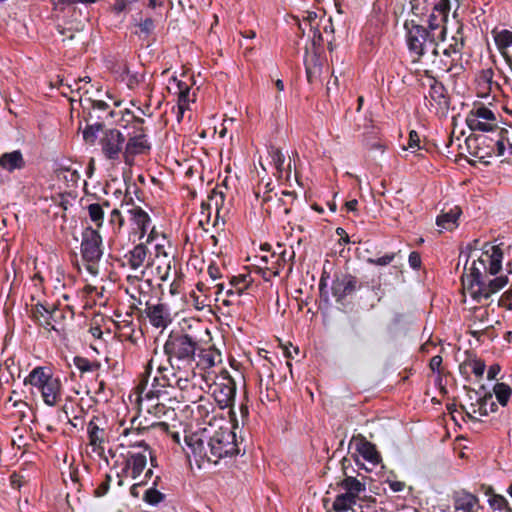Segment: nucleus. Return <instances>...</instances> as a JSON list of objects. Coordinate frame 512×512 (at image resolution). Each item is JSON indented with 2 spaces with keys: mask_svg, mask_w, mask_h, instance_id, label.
<instances>
[{
  "mask_svg": "<svg viewBox=\"0 0 512 512\" xmlns=\"http://www.w3.org/2000/svg\"><path fill=\"white\" fill-rule=\"evenodd\" d=\"M481 250V255L472 263L470 273L462 276L464 287L477 302H481L482 299H488L508 283L507 276L495 277L488 281H485L483 277L482 271L488 272L490 275H496L500 272L503 259V252L500 246L491 245L486 242Z\"/></svg>",
  "mask_w": 512,
  "mask_h": 512,
  "instance_id": "1",
  "label": "nucleus"
},
{
  "mask_svg": "<svg viewBox=\"0 0 512 512\" xmlns=\"http://www.w3.org/2000/svg\"><path fill=\"white\" fill-rule=\"evenodd\" d=\"M164 354L173 370H193L199 344L195 337L183 329L173 330L169 333L164 344Z\"/></svg>",
  "mask_w": 512,
  "mask_h": 512,
  "instance_id": "2",
  "label": "nucleus"
},
{
  "mask_svg": "<svg viewBox=\"0 0 512 512\" xmlns=\"http://www.w3.org/2000/svg\"><path fill=\"white\" fill-rule=\"evenodd\" d=\"M406 30V42L408 49L421 58L425 54V44L427 42L437 44L438 41L445 40V30L441 29V33L434 35L423 25L417 23L414 19L406 20L404 23Z\"/></svg>",
  "mask_w": 512,
  "mask_h": 512,
  "instance_id": "3",
  "label": "nucleus"
},
{
  "mask_svg": "<svg viewBox=\"0 0 512 512\" xmlns=\"http://www.w3.org/2000/svg\"><path fill=\"white\" fill-rule=\"evenodd\" d=\"M210 456V462L217 463L224 457H232L239 453L236 443V434L229 428H220L207 440Z\"/></svg>",
  "mask_w": 512,
  "mask_h": 512,
  "instance_id": "4",
  "label": "nucleus"
},
{
  "mask_svg": "<svg viewBox=\"0 0 512 512\" xmlns=\"http://www.w3.org/2000/svg\"><path fill=\"white\" fill-rule=\"evenodd\" d=\"M362 285L363 283L351 273L336 274L331 286L332 295L336 303L344 306L347 303V298L361 289Z\"/></svg>",
  "mask_w": 512,
  "mask_h": 512,
  "instance_id": "5",
  "label": "nucleus"
},
{
  "mask_svg": "<svg viewBox=\"0 0 512 512\" xmlns=\"http://www.w3.org/2000/svg\"><path fill=\"white\" fill-rule=\"evenodd\" d=\"M427 6H431L432 11L428 16L427 29L434 32V35L441 33V29L445 30V36L447 35L446 23L448 21V15L451 9L450 0H424Z\"/></svg>",
  "mask_w": 512,
  "mask_h": 512,
  "instance_id": "6",
  "label": "nucleus"
},
{
  "mask_svg": "<svg viewBox=\"0 0 512 512\" xmlns=\"http://www.w3.org/2000/svg\"><path fill=\"white\" fill-rule=\"evenodd\" d=\"M81 255L85 262L97 263L102 255V237L92 227H87L82 233Z\"/></svg>",
  "mask_w": 512,
  "mask_h": 512,
  "instance_id": "7",
  "label": "nucleus"
},
{
  "mask_svg": "<svg viewBox=\"0 0 512 512\" xmlns=\"http://www.w3.org/2000/svg\"><path fill=\"white\" fill-rule=\"evenodd\" d=\"M125 141V136L118 129L104 131L99 143L105 158L111 161L119 160L120 154L124 151Z\"/></svg>",
  "mask_w": 512,
  "mask_h": 512,
  "instance_id": "8",
  "label": "nucleus"
},
{
  "mask_svg": "<svg viewBox=\"0 0 512 512\" xmlns=\"http://www.w3.org/2000/svg\"><path fill=\"white\" fill-rule=\"evenodd\" d=\"M219 382H215L213 395L221 408L230 407L235 401L236 384L234 379L225 372Z\"/></svg>",
  "mask_w": 512,
  "mask_h": 512,
  "instance_id": "9",
  "label": "nucleus"
},
{
  "mask_svg": "<svg viewBox=\"0 0 512 512\" xmlns=\"http://www.w3.org/2000/svg\"><path fill=\"white\" fill-rule=\"evenodd\" d=\"M151 144L147 141L146 135L142 132L139 135L130 137L125 144L123 159L127 165H131L134 157L140 154H146L150 151Z\"/></svg>",
  "mask_w": 512,
  "mask_h": 512,
  "instance_id": "10",
  "label": "nucleus"
},
{
  "mask_svg": "<svg viewBox=\"0 0 512 512\" xmlns=\"http://www.w3.org/2000/svg\"><path fill=\"white\" fill-rule=\"evenodd\" d=\"M206 430H203L201 433H191L185 436V443L191 449L194 457L199 458V460H207L211 461L212 457L210 456L209 448L207 446L206 440L207 437L204 435Z\"/></svg>",
  "mask_w": 512,
  "mask_h": 512,
  "instance_id": "11",
  "label": "nucleus"
},
{
  "mask_svg": "<svg viewBox=\"0 0 512 512\" xmlns=\"http://www.w3.org/2000/svg\"><path fill=\"white\" fill-rule=\"evenodd\" d=\"M355 444L356 451L368 462L373 465L381 461V455L377 451L375 444L368 441L363 435L358 434L353 436L350 444Z\"/></svg>",
  "mask_w": 512,
  "mask_h": 512,
  "instance_id": "12",
  "label": "nucleus"
},
{
  "mask_svg": "<svg viewBox=\"0 0 512 512\" xmlns=\"http://www.w3.org/2000/svg\"><path fill=\"white\" fill-rule=\"evenodd\" d=\"M145 312L151 325L156 328H166L171 322L169 308L165 304L151 305L146 303Z\"/></svg>",
  "mask_w": 512,
  "mask_h": 512,
  "instance_id": "13",
  "label": "nucleus"
},
{
  "mask_svg": "<svg viewBox=\"0 0 512 512\" xmlns=\"http://www.w3.org/2000/svg\"><path fill=\"white\" fill-rule=\"evenodd\" d=\"M176 371L177 370H173L172 368L168 369L167 367L159 366L158 372L161 375L159 377L158 376L154 377L153 383H152L153 389L147 393L146 397L147 398L158 397L161 392V388L173 387V381L175 378Z\"/></svg>",
  "mask_w": 512,
  "mask_h": 512,
  "instance_id": "14",
  "label": "nucleus"
},
{
  "mask_svg": "<svg viewBox=\"0 0 512 512\" xmlns=\"http://www.w3.org/2000/svg\"><path fill=\"white\" fill-rule=\"evenodd\" d=\"M346 461V458H344L342 461L345 478L340 482V486L342 489L345 490L344 493L348 494L350 497L358 501V499H360L361 497L360 494L366 491V485L365 483L358 480L356 477L347 475V467L345 465Z\"/></svg>",
  "mask_w": 512,
  "mask_h": 512,
  "instance_id": "15",
  "label": "nucleus"
},
{
  "mask_svg": "<svg viewBox=\"0 0 512 512\" xmlns=\"http://www.w3.org/2000/svg\"><path fill=\"white\" fill-rule=\"evenodd\" d=\"M61 388L60 379L52 377L40 390L44 403L50 407L55 406L60 398Z\"/></svg>",
  "mask_w": 512,
  "mask_h": 512,
  "instance_id": "16",
  "label": "nucleus"
},
{
  "mask_svg": "<svg viewBox=\"0 0 512 512\" xmlns=\"http://www.w3.org/2000/svg\"><path fill=\"white\" fill-rule=\"evenodd\" d=\"M462 214L459 206H454L448 210L443 209L436 218V225L442 229L451 231L458 226V219Z\"/></svg>",
  "mask_w": 512,
  "mask_h": 512,
  "instance_id": "17",
  "label": "nucleus"
},
{
  "mask_svg": "<svg viewBox=\"0 0 512 512\" xmlns=\"http://www.w3.org/2000/svg\"><path fill=\"white\" fill-rule=\"evenodd\" d=\"M57 308L54 306L52 309H49L42 303H37L32 308V315L35 321H37L41 326H43L46 330H55L52 322L54 321V313Z\"/></svg>",
  "mask_w": 512,
  "mask_h": 512,
  "instance_id": "18",
  "label": "nucleus"
},
{
  "mask_svg": "<svg viewBox=\"0 0 512 512\" xmlns=\"http://www.w3.org/2000/svg\"><path fill=\"white\" fill-rule=\"evenodd\" d=\"M452 499L456 511L472 512L478 504V497L464 489L455 491Z\"/></svg>",
  "mask_w": 512,
  "mask_h": 512,
  "instance_id": "19",
  "label": "nucleus"
},
{
  "mask_svg": "<svg viewBox=\"0 0 512 512\" xmlns=\"http://www.w3.org/2000/svg\"><path fill=\"white\" fill-rule=\"evenodd\" d=\"M425 76L432 80L429 89L430 98L433 101H435L438 105L448 107L449 97L447 89L445 88L444 84L438 81L434 76L430 75L429 71H425Z\"/></svg>",
  "mask_w": 512,
  "mask_h": 512,
  "instance_id": "20",
  "label": "nucleus"
},
{
  "mask_svg": "<svg viewBox=\"0 0 512 512\" xmlns=\"http://www.w3.org/2000/svg\"><path fill=\"white\" fill-rule=\"evenodd\" d=\"M53 377L50 371L45 368L38 366L34 368L29 375L24 379V384H30L33 387H36L38 390H41L43 386Z\"/></svg>",
  "mask_w": 512,
  "mask_h": 512,
  "instance_id": "21",
  "label": "nucleus"
},
{
  "mask_svg": "<svg viewBox=\"0 0 512 512\" xmlns=\"http://www.w3.org/2000/svg\"><path fill=\"white\" fill-rule=\"evenodd\" d=\"M25 165L22 153L19 150H15L10 153H4L0 157V167L12 172L16 169H21Z\"/></svg>",
  "mask_w": 512,
  "mask_h": 512,
  "instance_id": "22",
  "label": "nucleus"
},
{
  "mask_svg": "<svg viewBox=\"0 0 512 512\" xmlns=\"http://www.w3.org/2000/svg\"><path fill=\"white\" fill-rule=\"evenodd\" d=\"M128 212L132 216L133 223L140 231L139 239H142L147 233V228L151 221L150 216L139 206L129 209Z\"/></svg>",
  "mask_w": 512,
  "mask_h": 512,
  "instance_id": "23",
  "label": "nucleus"
},
{
  "mask_svg": "<svg viewBox=\"0 0 512 512\" xmlns=\"http://www.w3.org/2000/svg\"><path fill=\"white\" fill-rule=\"evenodd\" d=\"M147 256V247L143 243L136 245L125 258L128 261L129 266L136 270L144 263Z\"/></svg>",
  "mask_w": 512,
  "mask_h": 512,
  "instance_id": "24",
  "label": "nucleus"
},
{
  "mask_svg": "<svg viewBox=\"0 0 512 512\" xmlns=\"http://www.w3.org/2000/svg\"><path fill=\"white\" fill-rule=\"evenodd\" d=\"M304 65L306 70V76L309 83H313L314 80L321 72V65L318 64V57L316 52L309 57L308 48L305 50Z\"/></svg>",
  "mask_w": 512,
  "mask_h": 512,
  "instance_id": "25",
  "label": "nucleus"
},
{
  "mask_svg": "<svg viewBox=\"0 0 512 512\" xmlns=\"http://www.w3.org/2000/svg\"><path fill=\"white\" fill-rule=\"evenodd\" d=\"M357 500L353 499L346 493H341L336 496L332 503V510L335 512H347L352 510L355 512L354 506L357 505Z\"/></svg>",
  "mask_w": 512,
  "mask_h": 512,
  "instance_id": "26",
  "label": "nucleus"
},
{
  "mask_svg": "<svg viewBox=\"0 0 512 512\" xmlns=\"http://www.w3.org/2000/svg\"><path fill=\"white\" fill-rule=\"evenodd\" d=\"M466 124L472 131L490 132L498 128L496 123L483 122L472 112L467 115Z\"/></svg>",
  "mask_w": 512,
  "mask_h": 512,
  "instance_id": "27",
  "label": "nucleus"
},
{
  "mask_svg": "<svg viewBox=\"0 0 512 512\" xmlns=\"http://www.w3.org/2000/svg\"><path fill=\"white\" fill-rule=\"evenodd\" d=\"M492 394L487 393L483 397L476 398V402L478 404V413L481 416H488V414L491 412H496L498 409V406L495 402L492 401Z\"/></svg>",
  "mask_w": 512,
  "mask_h": 512,
  "instance_id": "28",
  "label": "nucleus"
},
{
  "mask_svg": "<svg viewBox=\"0 0 512 512\" xmlns=\"http://www.w3.org/2000/svg\"><path fill=\"white\" fill-rule=\"evenodd\" d=\"M159 480L160 477L157 476L153 481L152 487L147 489L144 493L143 500L151 506L158 505L165 498V495L156 489Z\"/></svg>",
  "mask_w": 512,
  "mask_h": 512,
  "instance_id": "29",
  "label": "nucleus"
},
{
  "mask_svg": "<svg viewBox=\"0 0 512 512\" xmlns=\"http://www.w3.org/2000/svg\"><path fill=\"white\" fill-rule=\"evenodd\" d=\"M128 462H131V477L133 479H136L144 470L147 458L142 453H135L130 456L129 459H127Z\"/></svg>",
  "mask_w": 512,
  "mask_h": 512,
  "instance_id": "30",
  "label": "nucleus"
},
{
  "mask_svg": "<svg viewBox=\"0 0 512 512\" xmlns=\"http://www.w3.org/2000/svg\"><path fill=\"white\" fill-rule=\"evenodd\" d=\"M485 494L489 496L488 504L493 510L503 511L507 508L509 504L507 499L500 494L494 493L492 487H488Z\"/></svg>",
  "mask_w": 512,
  "mask_h": 512,
  "instance_id": "31",
  "label": "nucleus"
},
{
  "mask_svg": "<svg viewBox=\"0 0 512 512\" xmlns=\"http://www.w3.org/2000/svg\"><path fill=\"white\" fill-rule=\"evenodd\" d=\"M171 81H173L176 85L175 94L178 95V104L177 105L188 107L189 94H190L189 86L185 82L178 80L176 77H172Z\"/></svg>",
  "mask_w": 512,
  "mask_h": 512,
  "instance_id": "32",
  "label": "nucleus"
},
{
  "mask_svg": "<svg viewBox=\"0 0 512 512\" xmlns=\"http://www.w3.org/2000/svg\"><path fill=\"white\" fill-rule=\"evenodd\" d=\"M104 128L103 121H95L94 123H88L83 131V139L86 143L94 144L98 137V132Z\"/></svg>",
  "mask_w": 512,
  "mask_h": 512,
  "instance_id": "33",
  "label": "nucleus"
},
{
  "mask_svg": "<svg viewBox=\"0 0 512 512\" xmlns=\"http://www.w3.org/2000/svg\"><path fill=\"white\" fill-rule=\"evenodd\" d=\"M493 391L499 404L506 406L512 394V389L510 386L503 382L497 383L495 384Z\"/></svg>",
  "mask_w": 512,
  "mask_h": 512,
  "instance_id": "34",
  "label": "nucleus"
},
{
  "mask_svg": "<svg viewBox=\"0 0 512 512\" xmlns=\"http://www.w3.org/2000/svg\"><path fill=\"white\" fill-rule=\"evenodd\" d=\"M73 363L82 373L92 372L98 370L101 367L100 362H91L87 358L81 356H75L73 358Z\"/></svg>",
  "mask_w": 512,
  "mask_h": 512,
  "instance_id": "35",
  "label": "nucleus"
},
{
  "mask_svg": "<svg viewBox=\"0 0 512 512\" xmlns=\"http://www.w3.org/2000/svg\"><path fill=\"white\" fill-rule=\"evenodd\" d=\"M269 155L272 159V162L277 169V171L281 174L284 170V162H285V156L282 153V151L279 148L270 147Z\"/></svg>",
  "mask_w": 512,
  "mask_h": 512,
  "instance_id": "36",
  "label": "nucleus"
},
{
  "mask_svg": "<svg viewBox=\"0 0 512 512\" xmlns=\"http://www.w3.org/2000/svg\"><path fill=\"white\" fill-rule=\"evenodd\" d=\"M95 419H97V417H93V419L88 423L87 427L90 444L93 446L103 442V439L99 437L100 428L95 423Z\"/></svg>",
  "mask_w": 512,
  "mask_h": 512,
  "instance_id": "37",
  "label": "nucleus"
},
{
  "mask_svg": "<svg viewBox=\"0 0 512 512\" xmlns=\"http://www.w3.org/2000/svg\"><path fill=\"white\" fill-rule=\"evenodd\" d=\"M494 40L498 48H508L512 46V32L509 30H502L494 35Z\"/></svg>",
  "mask_w": 512,
  "mask_h": 512,
  "instance_id": "38",
  "label": "nucleus"
},
{
  "mask_svg": "<svg viewBox=\"0 0 512 512\" xmlns=\"http://www.w3.org/2000/svg\"><path fill=\"white\" fill-rule=\"evenodd\" d=\"M376 502V498L373 496H363L358 499L357 506L360 512H377Z\"/></svg>",
  "mask_w": 512,
  "mask_h": 512,
  "instance_id": "39",
  "label": "nucleus"
},
{
  "mask_svg": "<svg viewBox=\"0 0 512 512\" xmlns=\"http://www.w3.org/2000/svg\"><path fill=\"white\" fill-rule=\"evenodd\" d=\"M90 219L99 227L102 225L104 212L100 204L93 203L88 206Z\"/></svg>",
  "mask_w": 512,
  "mask_h": 512,
  "instance_id": "40",
  "label": "nucleus"
},
{
  "mask_svg": "<svg viewBox=\"0 0 512 512\" xmlns=\"http://www.w3.org/2000/svg\"><path fill=\"white\" fill-rule=\"evenodd\" d=\"M230 285L236 288V293L238 295H241L243 291L249 286L248 275L242 274L231 277Z\"/></svg>",
  "mask_w": 512,
  "mask_h": 512,
  "instance_id": "41",
  "label": "nucleus"
},
{
  "mask_svg": "<svg viewBox=\"0 0 512 512\" xmlns=\"http://www.w3.org/2000/svg\"><path fill=\"white\" fill-rule=\"evenodd\" d=\"M470 112L475 114L480 119L489 121V123L496 122V116H495L494 112L484 105H481L480 107L475 108V109L471 110Z\"/></svg>",
  "mask_w": 512,
  "mask_h": 512,
  "instance_id": "42",
  "label": "nucleus"
},
{
  "mask_svg": "<svg viewBox=\"0 0 512 512\" xmlns=\"http://www.w3.org/2000/svg\"><path fill=\"white\" fill-rule=\"evenodd\" d=\"M122 74H125L128 76V80H127V86L132 89L134 88L136 85L139 84V82L141 81V78L143 77V75H138L137 73L135 74H131L130 73V70H129V67L127 64H124L123 65V68H122Z\"/></svg>",
  "mask_w": 512,
  "mask_h": 512,
  "instance_id": "43",
  "label": "nucleus"
},
{
  "mask_svg": "<svg viewBox=\"0 0 512 512\" xmlns=\"http://www.w3.org/2000/svg\"><path fill=\"white\" fill-rule=\"evenodd\" d=\"M180 371H176L175 372V378H174V381H173V387H177L178 389H180L181 391H185L187 390L190 386H191V383H190V380L188 378V376H181L179 375Z\"/></svg>",
  "mask_w": 512,
  "mask_h": 512,
  "instance_id": "44",
  "label": "nucleus"
},
{
  "mask_svg": "<svg viewBox=\"0 0 512 512\" xmlns=\"http://www.w3.org/2000/svg\"><path fill=\"white\" fill-rule=\"evenodd\" d=\"M395 255H396L395 253H390V254H385L384 256L379 257V258H368L367 262L370 264H373V265L386 266L394 260Z\"/></svg>",
  "mask_w": 512,
  "mask_h": 512,
  "instance_id": "45",
  "label": "nucleus"
},
{
  "mask_svg": "<svg viewBox=\"0 0 512 512\" xmlns=\"http://www.w3.org/2000/svg\"><path fill=\"white\" fill-rule=\"evenodd\" d=\"M468 363H469V366H471L472 372L475 374V376L481 377L484 374L486 365L483 361L478 360V359H473V360H469Z\"/></svg>",
  "mask_w": 512,
  "mask_h": 512,
  "instance_id": "46",
  "label": "nucleus"
},
{
  "mask_svg": "<svg viewBox=\"0 0 512 512\" xmlns=\"http://www.w3.org/2000/svg\"><path fill=\"white\" fill-rule=\"evenodd\" d=\"M455 40L454 44L449 45L448 48L444 49L443 54L446 57H450L452 53H461V50L464 47V40L461 38L460 42H457L456 37H453Z\"/></svg>",
  "mask_w": 512,
  "mask_h": 512,
  "instance_id": "47",
  "label": "nucleus"
},
{
  "mask_svg": "<svg viewBox=\"0 0 512 512\" xmlns=\"http://www.w3.org/2000/svg\"><path fill=\"white\" fill-rule=\"evenodd\" d=\"M511 299H512V284H511V287L506 292H504L502 294V296L500 297L499 306L504 307L507 310H511L512 309Z\"/></svg>",
  "mask_w": 512,
  "mask_h": 512,
  "instance_id": "48",
  "label": "nucleus"
},
{
  "mask_svg": "<svg viewBox=\"0 0 512 512\" xmlns=\"http://www.w3.org/2000/svg\"><path fill=\"white\" fill-rule=\"evenodd\" d=\"M111 479L112 478L109 474L105 475V481L94 491L96 497L104 496L108 492Z\"/></svg>",
  "mask_w": 512,
  "mask_h": 512,
  "instance_id": "49",
  "label": "nucleus"
},
{
  "mask_svg": "<svg viewBox=\"0 0 512 512\" xmlns=\"http://www.w3.org/2000/svg\"><path fill=\"white\" fill-rule=\"evenodd\" d=\"M141 33L149 35L155 28L154 21L152 18H146L138 24Z\"/></svg>",
  "mask_w": 512,
  "mask_h": 512,
  "instance_id": "50",
  "label": "nucleus"
},
{
  "mask_svg": "<svg viewBox=\"0 0 512 512\" xmlns=\"http://www.w3.org/2000/svg\"><path fill=\"white\" fill-rule=\"evenodd\" d=\"M408 262L412 269L418 270L422 263L420 254L416 251H412L409 255Z\"/></svg>",
  "mask_w": 512,
  "mask_h": 512,
  "instance_id": "51",
  "label": "nucleus"
},
{
  "mask_svg": "<svg viewBox=\"0 0 512 512\" xmlns=\"http://www.w3.org/2000/svg\"><path fill=\"white\" fill-rule=\"evenodd\" d=\"M130 181H131L130 177H128V178L124 177V182H125L127 188H126V192L124 195V200L122 201V206L123 205H133V202H134L133 198L130 195L131 194V186L129 184Z\"/></svg>",
  "mask_w": 512,
  "mask_h": 512,
  "instance_id": "52",
  "label": "nucleus"
},
{
  "mask_svg": "<svg viewBox=\"0 0 512 512\" xmlns=\"http://www.w3.org/2000/svg\"><path fill=\"white\" fill-rule=\"evenodd\" d=\"M479 242H480L479 239H474L473 241H471L470 243L467 244L465 250L461 251L460 257L462 255H465L466 256V263L468 262V259L470 257V252H472L473 250L477 249Z\"/></svg>",
  "mask_w": 512,
  "mask_h": 512,
  "instance_id": "53",
  "label": "nucleus"
},
{
  "mask_svg": "<svg viewBox=\"0 0 512 512\" xmlns=\"http://www.w3.org/2000/svg\"><path fill=\"white\" fill-rule=\"evenodd\" d=\"M419 143H420V137H419L418 133L415 130L410 131L408 147L411 149H413V148L420 149Z\"/></svg>",
  "mask_w": 512,
  "mask_h": 512,
  "instance_id": "54",
  "label": "nucleus"
},
{
  "mask_svg": "<svg viewBox=\"0 0 512 512\" xmlns=\"http://www.w3.org/2000/svg\"><path fill=\"white\" fill-rule=\"evenodd\" d=\"M93 112L100 111L105 112L108 109V104L102 100H90Z\"/></svg>",
  "mask_w": 512,
  "mask_h": 512,
  "instance_id": "55",
  "label": "nucleus"
},
{
  "mask_svg": "<svg viewBox=\"0 0 512 512\" xmlns=\"http://www.w3.org/2000/svg\"><path fill=\"white\" fill-rule=\"evenodd\" d=\"M441 364L442 357L440 355H435L430 359L429 367L433 372H439Z\"/></svg>",
  "mask_w": 512,
  "mask_h": 512,
  "instance_id": "56",
  "label": "nucleus"
},
{
  "mask_svg": "<svg viewBox=\"0 0 512 512\" xmlns=\"http://www.w3.org/2000/svg\"><path fill=\"white\" fill-rule=\"evenodd\" d=\"M437 66L440 70H442L444 72H450V71H452L453 67L455 66L454 59H452L450 62H447V61L441 59L437 63Z\"/></svg>",
  "mask_w": 512,
  "mask_h": 512,
  "instance_id": "57",
  "label": "nucleus"
},
{
  "mask_svg": "<svg viewBox=\"0 0 512 512\" xmlns=\"http://www.w3.org/2000/svg\"><path fill=\"white\" fill-rule=\"evenodd\" d=\"M127 4V0H116L112 7V10L115 14H120L126 9Z\"/></svg>",
  "mask_w": 512,
  "mask_h": 512,
  "instance_id": "58",
  "label": "nucleus"
},
{
  "mask_svg": "<svg viewBox=\"0 0 512 512\" xmlns=\"http://www.w3.org/2000/svg\"><path fill=\"white\" fill-rule=\"evenodd\" d=\"M500 370H501V368L498 364L491 365L487 371L488 380L495 379L496 376L499 374Z\"/></svg>",
  "mask_w": 512,
  "mask_h": 512,
  "instance_id": "59",
  "label": "nucleus"
},
{
  "mask_svg": "<svg viewBox=\"0 0 512 512\" xmlns=\"http://www.w3.org/2000/svg\"><path fill=\"white\" fill-rule=\"evenodd\" d=\"M386 482L389 484L390 489L394 492H400L405 487V483L401 481L387 480Z\"/></svg>",
  "mask_w": 512,
  "mask_h": 512,
  "instance_id": "60",
  "label": "nucleus"
},
{
  "mask_svg": "<svg viewBox=\"0 0 512 512\" xmlns=\"http://www.w3.org/2000/svg\"><path fill=\"white\" fill-rule=\"evenodd\" d=\"M367 147L368 149L370 150H379L381 153L384 152L385 150V145L381 142V141H372V142H367Z\"/></svg>",
  "mask_w": 512,
  "mask_h": 512,
  "instance_id": "61",
  "label": "nucleus"
},
{
  "mask_svg": "<svg viewBox=\"0 0 512 512\" xmlns=\"http://www.w3.org/2000/svg\"><path fill=\"white\" fill-rule=\"evenodd\" d=\"M208 274L212 279H218L221 277L220 270L215 264H211L208 267Z\"/></svg>",
  "mask_w": 512,
  "mask_h": 512,
  "instance_id": "62",
  "label": "nucleus"
},
{
  "mask_svg": "<svg viewBox=\"0 0 512 512\" xmlns=\"http://www.w3.org/2000/svg\"><path fill=\"white\" fill-rule=\"evenodd\" d=\"M496 149H497V155L498 156H504L505 152L507 150L506 143L504 140H497L496 141Z\"/></svg>",
  "mask_w": 512,
  "mask_h": 512,
  "instance_id": "63",
  "label": "nucleus"
},
{
  "mask_svg": "<svg viewBox=\"0 0 512 512\" xmlns=\"http://www.w3.org/2000/svg\"><path fill=\"white\" fill-rule=\"evenodd\" d=\"M322 41V35L318 29L313 30V40L312 45L313 47H316L317 45L320 46Z\"/></svg>",
  "mask_w": 512,
  "mask_h": 512,
  "instance_id": "64",
  "label": "nucleus"
}]
</instances>
